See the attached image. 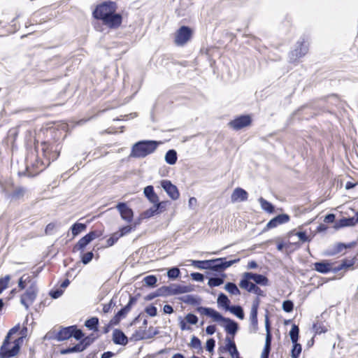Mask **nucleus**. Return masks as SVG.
<instances>
[{
    "label": "nucleus",
    "mask_w": 358,
    "mask_h": 358,
    "mask_svg": "<svg viewBox=\"0 0 358 358\" xmlns=\"http://www.w3.org/2000/svg\"><path fill=\"white\" fill-rule=\"evenodd\" d=\"M196 311L201 315L211 317L215 322H224L225 325L224 327L225 331L227 334H231L233 336L238 330V324L236 322L230 318L224 317L221 313L212 308L199 306L196 308Z\"/></svg>",
    "instance_id": "obj_1"
},
{
    "label": "nucleus",
    "mask_w": 358,
    "mask_h": 358,
    "mask_svg": "<svg viewBox=\"0 0 358 358\" xmlns=\"http://www.w3.org/2000/svg\"><path fill=\"white\" fill-rule=\"evenodd\" d=\"M161 143L153 140H143L134 143L131 148L130 157L135 158H144L153 153Z\"/></svg>",
    "instance_id": "obj_2"
},
{
    "label": "nucleus",
    "mask_w": 358,
    "mask_h": 358,
    "mask_svg": "<svg viewBox=\"0 0 358 358\" xmlns=\"http://www.w3.org/2000/svg\"><path fill=\"white\" fill-rule=\"evenodd\" d=\"M10 336L6 334L2 345L0 348V358H11L16 356L21 348L23 343V336L19 337L13 341V345L10 349H8V346L10 345Z\"/></svg>",
    "instance_id": "obj_3"
},
{
    "label": "nucleus",
    "mask_w": 358,
    "mask_h": 358,
    "mask_svg": "<svg viewBox=\"0 0 358 358\" xmlns=\"http://www.w3.org/2000/svg\"><path fill=\"white\" fill-rule=\"evenodd\" d=\"M251 280L255 282L256 285L266 286L268 284V279L266 276L252 272H245L243 274L239 282L241 288H247Z\"/></svg>",
    "instance_id": "obj_4"
},
{
    "label": "nucleus",
    "mask_w": 358,
    "mask_h": 358,
    "mask_svg": "<svg viewBox=\"0 0 358 358\" xmlns=\"http://www.w3.org/2000/svg\"><path fill=\"white\" fill-rule=\"evenodd\" d=\"M117 8V6L115 2L106 1L96 6L92 13V15L95 19L101 20L110 14L116 12Z\"/></svg>",
    "instance_id": "obj_5"
},
{
    "label": "nucleus",
    "mask_w": 358,
    "mask_h": 358,
    "mask_svg": "<svg viewBox=\"0 0 358 358\" xmlns=\"http://www.w3.org/2000/svg\"><path fill=\"white\" fill-rule=\"evenodd\" d=\"M160 289L161 292H159L160 294H162V296H168L192 292L194 291V286L192 285H182L178 284H171L169 286H162Z\"/></svg>",
    "instance_id": "obj_6"
},
{
    "label": "nucleus",
    "mask_w": 358,
    "mask_h": 358,
    "mask_svg": "<svg viewBox=\"0 0 358 358\" xmlns=\"http://www.w3.org/2000/svg\"><path fill=\"white\" fill-rule=\"evenodd\" d=\"M38 289L36 281L31 282V285L27 289L25 292L21 296L20 303L24 306L26 310H28L29 306L31 305L38 294Z\"/></svg>",
    "instance_id": "obj_7"
},
{
    "label": "nucleus",
    "mask_w": 358,
    "mask_h": 358,
    "mask_svg": "<svg viewBox=\"0 0 358 358\" xmlns=\"http://www.w3.org/2000/svg\"><path fill=\"white\" fill-rule=\"evenodd\" d=\"M308 51V44L304 38H301L296 43V48L289 54V62L294 63L301 57L307 54Z\"/></svg>",
    "instance_id": "obj_8"
},
{
    "label": "nucleus",
    "mask_w": 358,
    "mask_h": 358,
    "mask_svg": "<svg viewBox=\"0 0 358 358\" xmlns=\"http://www.w3.org/2000/svg\"><path fill=\"white\" fill-rule=\"evenodd\" d=\"M239 261V258L227 261L226 257H220L210 259V270L216 272H222L225 269L230 267L234 264L238 262Z\"/></svg>",
    "instance_id": "obj_9"
},
{
    "label": "nucleus",
    "mask_w": 358,
    "mask_h": 358,
    "mask_svg": "<svg viewBox=\"0 0 358 358\" xmlns=\"http://www.w3.org/2000/svg\"><path fill=\"white\" fill-rule=\"evenodd\" d=\"M41 146L43 155L47 160V166H49L50 162L56 160L59 155L58 145L44 141L41 143Z\"/></svg>",
    "instance_id": "obj_10"
},
{
    "label": "nucleus",
    "mask_w": 358,
    "mask_h": 358,
    "mask_svg": "<svg viewBox=\"0 0 358 358\" xmlns=\"http://www.w3.org/2000/svg\"><path fill=\"white\" fill-rule=\"evenodd\" d=\"M192 29L187 26H182L177 31L175 36V43L177 45H184L191 38Z\"/></svg>",
    "instance_id": "obj_11"
},
{
    "label": "nucleus",
    "mask_w": 358,
    "mask_h": 358,
    "mask_svg": "<svg viewBox=\"0 0 358 358\" xmlns=\"http://www.w3.org/2000/svg\"><path fill=\"white\" fill-rule=\"evenodd\" d=\"M98 236H99L97 234V232L95 231H92L89 232L85 236L82 237L78 241V243L73 246V251L74 252L76 251L83 252L86 246Z\"/></svg>",
    "instance_id": "obj_12"
},
{
    "label": "nucleus",
    "mask_w": 358,
    "mask_h": 358,
    "mask_svg": "<svg viewBox=\"0 0 358 358\" xmlns=\"http://www.w3.org/2000/svg\"><path fill=\"white\" fill-rule=\"evenodd\" d=\"M101 21L104 25L110 29H117L122 22V15L120 13L114 12L101 20Z\"/></svg>",
    "instance_id": "obj_13"
},
{
    "label": "nucleus",
    "mask_w": 358,
    "mask_h": 358,
    "mask_svg": "<svg viewBox=\"0 0 358 358\" xmlns=\"http://www.w3.org/2000/svg\"><path fill=\"white\" fill-rule=\"evenodd\" d=\"M251 122L252 118L249 115H243L230 121L229 125L235 130H239L249 126Z\"/></svg>",
    "instance_id": "obj_14"
},
{
    "label": "nucleus",
    "mask_w": 358,
    "mask_h": 358,
    "mask_svg": "<svg viewBox=\"0 0 358 358\" xmlns=\"http://www.w3.org/2000/svg\"><path fill=\"white\" fill-rule=\"evenodd\" d=\"M161 186L171 199L177 200L179 198L180 193L177 187L174 185L170 180H162Z\"/></svg>",
    "instance_id": "obj_15"
},
{
    "label": "nucleus",
    "mask_w": 358,
    "mask_h": 358,
    "mask_svg": "<svg viewBox=\"0 0 358 358\" xmlns=\"http://www.w3.org/2000/svg\"><path fill=\"white\" fill-rule=\"evenodd\" d=\"M290 220V217L289 215L282 213L274 217L267 223L266 227L264 231H266L268 229H271L278 227V225L283 224L287 223Z\"/></svg>",
    "instance_id": "obj_16"
},
{
    "label": "nucleus",
    "mask_w": 358,
    "mask_h": 358,
    "mask_svg": "<svg viewBox=\"0 0 358 358\" xmlns=\"http://www.w3.org/2000/svg\"><path fill=\"white\" fill-rule=\"evenodd\" d=\"M116 208L118 210L121 218L127 222H130L133 220L134 212L131 208L124 202H120L117 204Z\"/></svg>",
    "instance_id": "obj_17"
},
{
    "label": "nucleus",
    "mask_w": 358,
    "mask_h": 358,
    "mask_svg": "<svg viewBox=\"0 0 358 358\" xmlns=\"http://www.w3.org/2000/svg\"><path fill=\"white\" fill-rule=\"evenodd\" d=\"M248 199V193L241 187H236L231 195V201L232 203L243 202Z\"/></svg>",
    "instance_id": "obj_18"
},
{
    "label": "nucleus",
    "mask_w": 358,
    "mask_h": 358,
    "mask_svg": "<svg viewBox=\"0 0 358 358\" xmlns=\"http://www.w3.org/2000/svg\"><path fill=\"white\" fill-rule=\"evenodd\" d=\"M112 340L116 345H126L128 343L127 336L122 330L118 329L113 330Z\"/></svg>",
    "instance_id": "obj_19"
},
{
    "label": "nucleus",
    "mask_w": 358,
    "mask_h": 358,
    "mask_svg": "<svg viewBox=\"0 0 358 358\" xmlns=\"http://www.w3.org/2000/svg\"><path fill=\"white\" fill-rule=\"evenodd\" d=\"M137 300V296L129 295V300L127 304L122 308L116 314L120 317V318H124L127 313L131 310L132 306L136 303Z\"/></svg>",
    "instance_id": "obj_20"
},
{
    "label": "nucleus",
    "mask_w": 358,
    "mask_h": 358,
    "mask_svg": "<svg viewBox=\"0 0 358 358\" xmlns=\"http://www.w3.org/2000/svg\"><path fill=\"white\" fill-rule=\"evenodd\" d=\"M332 263L327 260L317 262L313 264L314 269L320 273H327L331 271Z\"/></svg>",
    "instance_id": "obj_21"
},
{
    "label": "nucleus",
    "mask_w": 358,
    "mask_h": 358,
    "mask_svg": "<svg viewBox=\"0 0 358 358\" xmlns=\"http://www.w3.org/2000/svg\"><path fill=\"white\" fill-rule=\"evenodd\" d=\"M71 326L66 327H61L60 330L57 332L56 341H63L72 337Z\"/></svg>",
    "instance_id": "obj_22"
},
{
    "label": "nucleus",
    "mask_w": 358,
    "mask_h": 358,
    "mask_svg": "<svg viewBox=\"0 0 358 358\" xmlns=\"http://www.w3.org/2000/svg\"><path fill=\"white\" fill-rule=\"evenodd\" d=\"M225 350L229 352L232 358H240L239 352L237 350L236 345L232 340L229 337L226 338Z\"/></svg>",
    "instance_id": "obj_23"
},
{
    "label": "nucleus",
    "mask_w": 358,
    "mask_h": 358,
    "mask_svg": "<svg viewBox=\"0 0 358 358\" xmlns=\"http://www.w3.org/2000/svg\"><path fill=\"white\" fill-rule=\"evenodd\" d=\"M143 193L145 197L150 201V202L154 203L158 201V196L155 192L154 187L152 185H148L144 188Z\"/></svg>",
    "instance_id": "obj_24"
},
{
    "label": "nucleus",
    "mask_w": 358,
    "mask_h": 358,
    "mask_svg": "<svg viewBox=\"0 0 358 358\" xmlns=\"http://www.w3.org/2000/svg\"><path fill=\"white\" fill-rule=\"evenodd\" d=\"M355 264L354 259L348 260V259H343L342 260L341 263L335 267L331 266V271L334 273H338L340 271L343 269H347L348 268L352 267Z\"/></svg>",
    "instance_id": "obj_25"
},
{
    "label": "nucleus",
    "mask_w": 358,
    "mask_h": 358,
    "mask_svg": "<svg viewBox=\"0 0 358 358\" xmlns=\"http://www.w3.org/2000/svg\"><path fill=\"white\" fill-rule=\"evenodd\" d=\"M96 338L97 336L94 334H91L87 336H84L83 338L78 343V345H80L82 351L85 350L88 346L93 343Z\"/></svg>",
    "instance_id": "obj_26"
},
{
    "label": "nucleus",
    "mask_w": 358,
    "mask_h": 358,
    "mask_svg": "<svg viewBox=\"0 0 358 358\" xmlns=\"http://www.w3.org/2000/svg\"><path fill=\"white\" fill-rule=\"evenodd\" d=\"M179 299L182 302L192 306L199 305L201 303V299L199 297L190 294L182 296L180 297Z\"/></svg>",
    "instance_id": "obj_27"
},
{
    "label": "nucleus",
    "mask_w": 358,
    "mask_h": 358,
    "mask_svg": "<svg viewBox=\"0 0 358 358\" xmlns=\"http://www.w3.org/2000/svg\"><path fill=\"white\" fill-rule=\"evenodd\" d=\"M353 218L351 217H343L339 220L335 222L334 228L335 229H339L345 227L354 226Z\"/></svg>",
    "instance_id": "obj_28"
},
{
    "label": "nucleus",
    "mask_w": 358,
    "mask_h": 358,
    "mask_svg": "<svg viewBox=\"0 0 358 358\" xmlns=\"http://www.w3.org/2000/svg\"><path fill=\"white\" fill-rule=\"evenodd\" d=\"M159 333L158 331L155 330L152 334H146L145 331H141V330H137L136 332L132 335V337L131 339H134L135 341H139L143 340L145 338H152L155 335H157Z\"/></svg>",
    "instance_id": "obj_29"
},
{
    "label": "nucleus",
    "mask_w": 358,
    "mask_h": 358,
    "mask_svg": "<svg viewBox=\"0 0 358 358\" xmlns=\"http://www.w3.org/2000/svg\"><path fill=\"white\" fill-rule=\"evenodd\" d=\"M217 302L218 306L222 307L226 310H227L230 307V300L229 299L228 296L224 293L219 294Z\"/></svg>",
    "instance_id": "obj_30"
},
{
    "label": "nucleus",
    "mask_w": 358,
    "mask_h": 358,
    "mask_svg": "<svg viewBox=\"0 0 358 358\" xmlns=\"http://www.w3.org/2000/svg\"><path fill=\"white\" fill-rule=\"evenodd\" d=\"M85 326L90 330L97 331L99 330V318L93 317L87 320L85 322Z\"/></svg>",
    "instance_id": "obj_31"
},
{
    "label": "nucleus",
    "mask_w": 358,
    "mask_h": 358,
    "mask_svg": "<svg viewBox=\"0 0 358 358\" xmlns=\"http://www.w3.org/2000/svg\"><path fill=\"white\" fill-rule=\"evenodd\" d=\"M226 274L222 273L220 277H210L208 279V285L210 287H217L224 283Z\"/></svg>",
    "instance_id": "obj_32"
},
{
    "label": "nucleus",
    "mask_w": 358,
    "mask_h": 358,
    "mask_svg": "<svg viewBox=\"0 0 358 358\" xmlns=\"http://www.w3.org/2000/svg\"><path fill=\"white\" fill-rule=\"evenodd\" d=\"M178 159L177 152L175 150H169L165 155V161L170 165H173L176 163Z\"/></svg>",
    "instance_id": "obj_33"
},
{
    "label": "nucleus",
    "mask_w": 358,
    "mask_h": 358,
    "mask_svg": "<svg viewBox=\"0 0 358 358\" xmlns=\"http://www.w3.org/2000/svg\"><path fill=\"white\" fill-rule=\"evenodd\" d=\"M344 249H345V243H338L336 244L331 249L327 250L325 254L327 256H334L341 252Z\"/></svg>",
    "instance_id": "obj_34"
},
{
    "label": "nucleus",
    "mask_w": 358,
    "mask_h": 358,
    "mask_svg": "<svg viewBox=\"0 0 358 358\" xmlns=\"http://www.w3.org/2000/svg\"><path fill=\"white\" fill-rule=\"evenodd\" d=\"M259 202L261 205L262 208L264 210H265L269 213H273L274 212L275 207L271 202L266 201V199H264L262 197H260L259 199Z\"/></svg>",
    "instance_id": "obj_35"
},
{
    "label": "nucleus",
    "mask_w": 358,
    "mask_h": 358,
    "mask_svg": "<svg viewBox=\"0 0 358 358\" xmlns=\"http://www.w3.org/2000/svg\"><path fill=\"white\" fill-rule=\"evenodd\" d=\"M87 228L85 224L76 222L71 227V233L73 234V237H76L83 231H85Z\"/></svg>",
    "instance_id": "obj_36"
},
{
    "label": "nucleus",
    "mask_w": 358,
    "mask_h": 358,
    "mask_svg": "<svg viewBox=\"0 0 358 358\" xmlns=\"http://www.w3.org/2000/svg\"><path fill=\"white\" fill-rule=\"evenodd\" d=\"M240 320L244 319L245 314L243 308L241 306H231L227 310Z\"/></svg>",
    "instance_id": "obj_37"
},
{
    "label": "nucleus",
    "mask_w": 358,
    "mask_h": 358,
    "mask_svg": "<svg viewBox=\"0 0 358 358\" xmlns=\"http://www.w3.org/2000/svg\"><path fill=\"white\" fill-rule=\"evenodd\" d=\"M224 289L232 295L238 296L241 294L239 289L234 282H227L224 285Z\"/></svg>",
    "instance_id": "obj_38"
},
{
    "label": "nucleus",
    "mask_w": 358,
    "mask_h": 358,
    "mask_svg": "<svg viewBox=\"0 0 358 358\" xmlns=\"http://www.w3.org/2000/svg\"><path fill=\"white\" fill-rule=\"evenodd\" d=\"M210 259L208 260H192V265L199 269L210 270Z\"/></svg>",
    "instance_id": "obj_39"
},
{
    "label": "nucleus",
    "mask_w": 358,
    "mask_h": 358,
    "mask_svg": "<svg viewBox=\"0 0 358 358\" xmlns=\"http://www.w3.org/2000/svg\"><path fill=\"white\" fill-rule=\"evenodd\" d=\"M248 292H252L256 294L257 296H265L264 292L257 285L254 283H250L247 288H243Z\"/></svg>",
    "instance_id": "obj_40"
},
{
    "label": "nucleus",
    "mask_w": 358,
    "mask_h": 358,
    "mask_svg": "<svg viewBox=\"0 0 358 358\" xmlns=\"http://www.w3.org/2000/svg\"><path fill=\"white\" fill-rule=\"evenodd\" d=\"M257 314L255 313H250V320L251 328L250 329V333H256L258 330V320H257Z\"/></svg>",
    "instance_id": "obj_41"
},
{
    "label": "nucleus",
    "mask_w": 358,
    "mask_h": 358,
    "mask_svg": "<svg viewBox=\"0 0 358 358\" xmlns=\"http://www.w3.org/2000/svg\"><path fill=\"white\" fill-rule=\"evenodd\" d=\"M299 334V327L296 324H293L292 326L291 330L289 331V336H290L292 343L298 342Z\"/></svg>",
    "instance_id": "obj_42"
},
{
    "label": "nucleus",
    "mask_w": 358,
    "mask_h": 358,
    "mask_svg": "<svg viewBox=\"0 0 358 358\" xmlns=\"http://www.w3.org/2000/svg\"><path fill=\"white\" fill-rule=\"evenodd\" d=\"M292 344H293V346L291 350V357L292 358H299V357L301 352V350H302L301 345L298 343V342L292 343Z\"/></svg>",
    "instance_id": "obj_43"
},
{
    "label": "nucleus",
    "mask_w": 358,
    "mask_h": 358,
    "mask_svg": "<svg viewBox=\"0 0 358 358\" xmlns=\"http://www.w3.org/2000/svg\"><path fill=\"white\" fill-rule=\"evenodd\" d=\"M71 327L72 337L76 340L80 341L85 336L84 333L81 329H78L76 325H72Z\"/></svg>",
    "instance_id": "obj_44"
},
{
    "label": "nucleus",
    "mask_w": 358,
    "mask_h": 358,
    "mask_svg": "<svg viewBox=\"0 0 358 358\" xmlns=\"http://www.w3.org/2000/svg\"><path fill=\"white\" fill-rule=\"evenodd\" d=\"M80 352H83L82 349L80 348V345H78V343H77L73 347H69L65 349H62L60 350V354L61 355H67V354H70V353Z\"/></svg>",
    "instance_id": "obj_45"
},
{
    "label": "nucleus",
    "mask_w": 358,
    "mask_h": 358,
    "mask_svg": "<svg viewBox=\"0 0 358 358\" xmlns=\"http://www.w3.org/2000/svg\"><path fill=\"white\" fill-rule=\"evenodd\" d=\"M180 271L176 266L171 267L167 271V276L171 280H176L178 277H180Z\"/></svg>",
    "instance_id": "obj_46"
},
{
    "label": "nucleus",
    "mask_w": 358,
    "mask_h": 358,
    "mask_svg": "<svg viewBox=\"0 0 358 358\" xmlns=\"http://www.w3.org/2000/svg\"><path fill=\"white\" fill-rule=\"evenodd\" d=\"M81 252V254H80L81 262L84 265L88 264L94 258V253L92 251L87 252L86 253H83V252Z\"/></svg>",
    "instance_id": "obj_47"
},
{
    "label": "nucleus",
    "mask_w": 358,
    "mask_h": 358,
    "mask_svg": "<svg viewBox=\"0 0 358 358\" xmlns=\"http://www.w3.org/2000/svg\"><path fill=\"white\" fill-rule=\"evenodd\" d=\"M26 189L22 187L16 188L11 194V197L13 199H20L22 198L25 194Z\"/></svg>",
    "instance_id": "obj_48"
},
{
    "label": "nucleus",
    "mask_w": 358,
    "mask_h": 358,
    "mask_svg": "<svg viewBox=\"0 0 358 358\" xmlns=\"http://www.w3.org/2000/svg\"><path fill=\"white\" fill-rule=\"evenodd\" d=\"M143 282L147 286L154 287L157 282V278L154 275H149L143 278Z\"/></svg>",
    "instance_id": "obj_49"
},
{
    "label": "nucleus",
    "mask_w": 358,
    "mask_h": 358,
    "mask_svg": "<svg viewBox=\"0 0 358 358\" xmlns=\"http://www.w3.org/2000/svg\"><path fill=\"white\" fill-rule=\"evenodd\" d=\"M157 214H159V213L157 211V208L154 204L151 208L144 211L142 214V216L144 218H149Z\"/></svg>",
    "instance_id": "obj_50"
},
{
    "label": "nucleus",
    "mask_w": 358,
    "mask_h": 358,
    "mask_svg": "<svg viewBox=\"0 0 358 358\" xmlns=\"http://www.w3.org/2000/svg\"><path fill=\"white\" fill-rule=\"evenodd\" d=\"M186 322L189 324L195 325L197 324L199 319L198 317L193 313H188L185 317Z\"/></svg>",
    "instance_id": "obj_51"
},
{
    "label": "nucleus",
    "mask_w": 358,
    "mask_h": 358,
    "mask_svg": "<svg viewBox=\"0 0 358 358\" xmlns=\"http://www.w3.org/2000/svg\"><path fill=\"white\" fill-rule=\"evenodd\" d=\"M282 308L286 313H291L294 309V303L290 300L284 301Z\"/></svg>",
    "instance_id": "obj_52"
},
{
    "label": "nucleus",
    "mask_w": 358,
    "mask_h": 358,
    "mask_svg": "<svg viewBox=\"0 0 358 358\" xmlns=\"http://www.w3.org/2000/svg\"><path fill=\"white\" fill-rule=\"evenodd\" d=\"M313 330L316 334H320L322 333H325L327 329L321 322H317L313 324Z\"/></svg>",
    "instance_id": "obj_53"
},
{
    "label": "nucleus",
    "mask_w": 358,
    "mask_h": 358,
    "mask_svg": "<svg viewBox=\"0 0 358 358\" xmlns=\"http://www.w3.org/2000/svg\"><path fill=\"white\" fill-rule=\"evenodd\" d=\"M169 203V201H159L158 200L157 202L156 203H154L153 204L155 205V206L157 208V211L159 213L164 212L166 208V206Z\"/></svg>",
    "instance_id": "obj_54"
},
{
    "label": "nucleus",
    "mask_w": 358,
    "mask_h": 358,
    "mask_svg": "<svg viewBox=\"0 0 358 358\" xmlns=\"http://www.w3.org/2000/svg\"><path fill=\"white\" fill-rule=\"evenodd\" d=\"M190 346L195 349H201V342L200 339L193 336L190 341Z\"/></svg>",
    "instance_id": "obj_55"
},
{
    "label": "nucleus",
    "mask_w": 358,
    "mask_h": 358,
    "mask_svg": "<svg viewBox=\"0 0 358 358\" xmlns=\"http://www.w3.org/2000/svg\"><path fill=\"white\" fill-rule=\"evenodd\" d=\"M120 238L119 235V232L114 233L107 241V245L112 246Z\"/></svg>",
    "instance_id": "obj_56"
},
{
    "label": "nucleus",
    "mask_w": 358,
    "mask_h": 358,
    "mask_svg": "<svg viewBox=\"0 0 358 358\" xmlns=\"http://www.w3.org/2000/svg\"><path fill=\"white\" fill-rule=\"evenodd\" d=\"M10 280V277L9 275H6L3 278H0V288L3 290L7 288L8 282Z\"/></svg>",
    "instance_id": "obj_57"
},
{
    "label": "nucleus",
    "mask_w": 358,
    "mask_h": 358,
    "mask_svg": "<svg viewBox=\"0 0 358 358\" xmlns=\"http://www.w3.org/2000/svg\"><path fill=\"white\" fill-rule=\"evenodd\" d=\"M145 313L149 315L151 317H155L157 314V308L153 306L150 305L149 306H147L145 309Z\"/></svg>",
    "instance_id": "obj_58"
},
{
    "label": "nucleus",
    "mask_w": 358,
    "mask_h": 358,
    "mask_svg": "<svg viewBox=\"0 0 358 358\" xmlns=\"http://www.w3.org/2000/svg\"><path fill=\"white\" fill-rule=\"evenodd\" d=\"M115 305H116L115 302L113 301V299H112L109 301V303H106V304L103 305V312L104 313H109L110 311V310L115 306Z\"/></svg>",
    "instance_id": "obj_59"
},
{
    "label": "nucleus",
    "mask_w": 358,
    "mask_h": 358,
    "mask_svg": "<svg viewBox=\"0 0 358 358\" xmlns=\"http://www.w3.org/2000/svg\"><path fill=\"white\" fill-rule=\"evenodd\" d=\"M159 292H161L160 287L158 288L155 292H152V293H150V294H148L145 297V299L146 301H151V300L154 299L155 298H156L157 296H162V294H160Z\"/></svg>",
    "instance_id": "obj_60"
},
{
    "label": "nucleus",
    "mask_w": 358,
    "mask_h": 358,
    "mask_svg": "<svg viewBox=\"0 0 358 358\" xmlns=\"http://www.w3.org/2000/svg\"><path fill=\"white\" fill-rule=\"evenodd\" d=\"M215 346V341L213 338H209L206 343V349L207 351L211 352L213 351Z\"/></svg>",
    "instance_id": "obj_61"
},
{
    "label": "nucleus",
    "mask_w": 358,
    "mask_h": 358,
    "mask_svg": "<svg viewBox=\"0 0 358 358\" xmlns=\"http://www.w3.org/2000/svg\"><path fill=\"white\" fill-rule=\"evenodd\" d=\"M64 293V291L62 289H52L50 292L49 294L52 299H58Z\"/></svg>",
    "instance_id": "obj_62"
},
{
    "label": "nucleus",
    "mask_w": 358,
    "mask_h": 358,
    "mask_svg": "<svg viewBox=\"0 0 358 358\" xmlns=\"http://www.w3.org/2000/svg\"><path fill=\"white\" fill-rule=\"evenodd\" d=\"M296 235L299 238V240L304 243V242H310L311 239H310L305 231H298L296 233Z\"/></svg>",
    "instance_id": "obj_63"
},
{
    "label": "nucleus",
    "mask_w": 358,
    "mask_h": 358,
    "mask_svg": "<svg viewBox=\"0 0 358 358\" xmlns=\"http://www.w3.org/2000/svg\"><path fill=\"white\" fill-rule=\"evenodd\" d=\"M192 279L196 282H203L204 280V275L198 272L191 273Z\"/></svg>",
    "instance_id": "obj_64"
}]
</instances>
